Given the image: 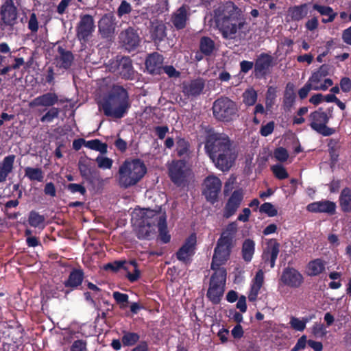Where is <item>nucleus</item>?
I'll list each match as a JSON object with an SVG mask.
<instances>
[{
	"mask_svg": "<svg viewBox=\"0 0 351 351\" xmlns=\"http://www.w3.org/2000/svg\"><path fill=\"white\" fill-rule=\"evenodd\" d=\"M58 97L56 93H47L38 96L29 103L30 108L38 106L51 107L57 104Z\"/></svg>",
	"mask_w": 351,
	"mask_h": 351,
	"instance_id": "24",
	"label": "nucleus"
},
{
	"mask_svg": "<svg viewBox=\"0 0 351 351\" xmlns=\"http://www.w3.org/2000/svg\"><path fill=\"white\" fill-rule=\"evenodd\" d=\"M162 56L157 53H154L147 58L145 65L147 71L154 74L160 73V70L162 68Z\"/></svg>",
	"mask_w": 351,
	"mask_h": 351,
	"instance_id": "27",
	"label": "nucleus"
},
{
	"mask_svg": "<svg viewBox=\"0 0 351 351\" xmlns=\"http://www.w3.org/2000/svg\"><path fill=\"white\" fill-rule=\"evenodd\" d=\"M295 95L294 93V86L293 84L289 83L286 86L284 96V103L287 107L292 106L295 101Z\"/></svg>",
	"mask_w": 351,
	"mask_h": 351,
	"instance_id": "37",
	"label": "nucleus"
},
{
	"mask_svg": "<svg viewBox=\"0 0 351 351\" xmlns=\"http://www.w3.org/2000/svg\"><path fill=\"white\" fill-rule=\"evenodd\" d=\"M263 280H264V274L262 270H259L256 274V276L254 278V282L252 285L261 288L263 285Z\"/></svg>",
	"mask_w": 351,
	"mask_h": 351,
	"instance_id": "64",
	"label": "nucleus"
},
{
	"mask_svg": "<svg viewBox=\"0 0 351 351\" xmlns=\"http://www.w3.org/2000/svg\"><path fill=\"white\" fill-rule=\"evenodd\" d=\"M215 48V44L213 40L208 37H203L200 40V50L205 55L212 53Z\"/></svg>",
	"mask_w": 351,
	"mask_h": 351,
	"instance_id": "38",
	"label": "nucleus"
},
{
	"mask_svg": "<svg viewBox=\"0 0 351 351\" xmlns=\"http://www.w3.org/2000/svg\"><path fill=\"white\" fill-rule=\"evenodd\" d=\"M274 129V122L270 121L265 125H262L260 133L263 136H267L272 133Z\"/></svg>",
	"mask_w": 351,
	"mask_h": 351,
	"instance_id": "59",
	"label": "nucleus"
},
{
	"mask_svg": "<svg viewBox=\"0 0 351 351\" xmlns=\"http://www.w3.org/2000/svg\"><path fill=\"white\" fill-rule=\"evenodd\" d=\"M28 28L32 33L37 32L38 29V22L35 13H32L28 21Z\"/></svg>",
	"mask_w": 351,
	"mask_h": 351,
	"instance_id": "56",
	"label": "nucleus"
},
{
	"mask_svg": "<svg viewBox=\"0 0 351 351\" xmlns=\"http://www.w3.org/2000/svg\"><path fill=\"white\" fill-rule=\"evenodd\" d=\"M99 107L108 117L122 118L130 107L127 90L121 86L113 85L108 95L99 104Z\"/></svg>",
	"mask_w": 351,
	"mask_h": 351,
	"instance_id": "3",
	"label": "nucleus"
},
{
	"mask_svg": "<svg viewBox=\"0 0 351 351\" xmlns=\"http://www.w3.org/2000/svg\"><path fill=\"white\" fill-rule=\"evenodd\" d=\"M29 223L33 227H38L40 224L43 223L45 221V217L42 215H40L38 213L35 211H32L29 213Z\"/></svg>",
	"mask_w": 351,
	"mask_h": 351,
	"instance_id": "45",
	"label": "nucleus"
},
{
	"mask_svg": "<svg viewBox=\"0 0 351 351\" xmlns=\"http://www.w3.org/2000/svg\"><path fill=\"white\" fill-rule=\"evenodd\" d=\"M243 198V193L241 189L234 191L226 204L223 217L229 218L233 215L240 206Z\"/></svg>",
	"mask_w": 351,
	"mask_h": 351,
	"instance_id": "20",
	"label": "nucleus"
},
{
	"mask_svg": "<svg viewBox=\"0 0 351 351\" xmlns=\"http://www.w3.org/2000/svg\"><path fill=\"white\" fill-rule=\"evenodd\" d=\"M185 163L182 160L177 161L170 167L169 176L171 180L177 185L182 184L186 179Z\"/></svg>",
	"mask_w": 351,
	"mask_h": 351,
	"instance_id": "23",
	"label": "nucleus"
},
{
	"mask_svg": "<svg viewBox=\"0 0 351 351\" xmlns=\"http://www.w3.org/2000/svg\"><path fill=\"white\" fill-rule=\"evenodd\" d=\"M15 158L14 155H9L0 162V182H5L8 176L12 171Z\"/></svg>",
	"mask_w": 351,
	"mask_h": 351,
	"instance_id": "28",
	"label": "nucleus"
},
{
	"mask_svg": "<svg viewBox=\"0 0 351 351\" xmlns=\"http://www.w3.org/2000/svg\"><path fill=\"white\" fill-rule=\"evenodd\" d=\"M271 170L276 177H277L278 179H285L289 176L286 169L280 165L273 166L271 167Z\"/></svg>",
	"mask_w": 351,
	"mask_h": 351,
	"instance_id": "49",
	"label": "nucleus"
},
{
	"mask_svg": "<svg viewBox=\"0 0 351 351\" xmlns=\"http://www.w3.org/2000/svg\"><path fill=\"white\" fill-rule=\"evenodd\" d=\"M67 189L72 193L79 192L82 195H84L86 193V189L81 184L71 183L68 184Z\"/></svg>",
	"mask_w": 351,
	"mask_h": 351,
	"instance_id": "60",
	"label": "nucleus"
},
{
	"mask_svg": "<svg viewBox=\"0 0 351 351\" xmlns=\"http://www.w3.org/2000/svg\"><path fill=\"white\" fill-rule=\"evenodd\" d=\"M307 210L312 213H326L333 215L335 212L336 205L334 202L324 200L311 203L307 206Z\"/></svg>",
	"mask_w": 351,
	"mask_h": 351,
	"instance_id": "25",
	"label": "nucleus"
},
{
	"mask_svg": "<svg viewBox=\"0 0 351 351\" xmlns=\"http://www.w3.org/2000/svg\"><path fill=\"white\" fill-rule=\"evenodd\" d=\"M330 117L322 108L311 112L309 115L311 128L319 134L328 136L335 132V130L326 125Z\"/></svg>",
	"mask_w": 351,
	"mask_h": 351,
	"instance_id": "8",
	"label": "nucleus"
},
{
	"mask_svg": "<svg viewBox=\"0 0 351 351\" xmlns=\"http://www.w3.org/2000/svg\"><path fill=\"white\" fill-rule=\"evenodd\" d=\"M238 109L236 104L226 97L215 100L213 105V112L216 119L228 122L237 115Z\"/></svg>",
	"mask_w": 351,
	"mask_h": 351,
	"instance_id": "7",
	"label": "nucleus"
},
{
	"mask_svg": "<svg viewBox=\"0 0 351 351\" xmlns=\"http://www.w3.org/2000/svg\"><path fill=\"white\" fill-rule=\"evenodd\" d=\"M313 8L323 16L322 21L324 23L333 21L337 16V13L329 6L314 4Z\"/></svg>",
	"mask_w": 351,
	"mask_h": 351,
	"instance_id": "30",
	"label": "nucleus"
},
{
	"mask_svg": "<svg viewBox=\"0 0 351 351\" xmlns=\"http://www.w3.org/2000/svg\"><path fill=\"white\" fill-rule=\"evenodd\" d=\"M86 147L96 151H99L101 154L107 152V145L101 143L98 139L88 141L86 143Z\"/></svg>",
	"mask_w": 351,
	"mask_h": 351,
	"instance_id": "39",
	"label": "nucleus"
},
{
	"mask_svg": "<svg viewBox=\"0 0 351 351\" xmlns=\"http://www.w3.org/2000/svg\"><path fill=\"white\" fill-rule=\"evenodd\" d=\"M288 14L293 21L302 20L308 14V4L304 3L289 8Z\"/></svg>",
	"mask_w": 351,
	"mask_h": 351,
	"instance_id": "31",
	"label": "nucleus"
},
{
	"mask_svg": "<svg viewBox=\"0 0 351 351\" xmlns=\"http://www.w3.org/2000/svg\"><path fill=\"white\" fill-rule=\"evenodd\" d=\"M25 176L32 181L42 182L44 178L43 172L40 168L27 167L25 169Z\"/></svg>",
	"mask_w": 351,
	"mask_h": 351,
	"instance_id": "34",
	"label": "nucleus"
},
{
	"mask_svg": "<svg viewBox=\"0 0 351 351\" xmlns=\"http://www.w3.org/2000/svg\"><path fill=\"white\" fill-rule=\"evenodd\" d=\"M190 15V8L183 5L179 8L172 15L171 22L177 29H184L186 25Z\"/></svg>",
	"mask_w": 351,
	"mask_h": 351,
	"instance_id": "21",
	"label": "nucleus"
},
{
	"mask_svg": "<svg viewBox=\"0 0 351 351\" xmlns=\"http://www.w3.org/2000/svg\"><path fill=\"white\" fill-rule=\"evenodd\" d=\"M324 269V264L319 259H316L308 263V273L310 276H317Z\"/></svg>",
	"mask_w": 351,
	"mask_h": 351,
	"instance_id": "36",
	"label": "nucleus"
},
{
	"mask_svg": "<svg viewBox=\"0 0 351 351\" xmlns=\"http://www.w3.org/2000/svg\"><path fill=\"white\" fill-rule=\"evenodd\" d=\"M308 341H306V337L305 335L302 336L296 343L295 346L292 348L291 351H298L304 349Z\"/></svg>",
	"mask_w": 351,
	"mask_h": 351,
	"instance_id": "63",
	"label": "nucleus"
},
{
	"mask_svg": "<svg viewBox=\"0 0 351 351\" xmlns=\"http://www.w3.org/2000/svg\"><path fill=\"white\" fill-rule=\"evenodd\" d=\"M274 156L278 160L285 162L287 160L289 154L286 149L280 147L275 150Z\"/></svg>",
	"mask_w": 351,
	"mask_h": 351,
	"instance_id": "53",
	"label": "nucleus"
},
{
	"mask_svg": "<svg viewBox=\"0 0 351 351\" xmlns=\"http://www.w3.org/2000/svg\"><path fill=\"white\" fill-rule=\"evenodd\" d=\"M243 102L247 106H253L257 99L256 92L254 89H247L243 94Z\"/></svg>",
	"mask_w": 351,
	"mask_h": 351,
	"instance_id": "41",
	"label": "nucleus"
},
{
	"mask_svg": "<svg viewBox=\"0 0 351 351\" xmlns=\"http://www.w3.org/2000/svg\"><path fill=\"white\" fill-rule=\"evenodd\" d=\"M71 351H86V343L83 340L75 341L71 347Z\"/></svg>",
	"mask_w": 351,
	"mask_h": 351,
	"instance_id": "58",
	"label": "nucleus"
},
{
	"mask_svg": "<svg viewBox=\"0 0 351 351\" xmlns=\"http://www.w3.org/2000/svg\"><path fill=\"white\" fill-rule=\"evenodd\" d=\"M339 204L343 212H351V190L349 188H345L341 191Z\"/></svg>",
	"mask_w": 351,
	"mask_h": 351,
	"instance_id": "33",
	"label": "nucleus"
},
{
	"mask_svg": "<svg viewBox=\"0 0 351 351\" xmlns=\"http://www.w3.org/2000/svg\"><path fill=\"white\" fill-rule=\"evenodd\" d=\"M146 171V167L141 160H126L119 169V184L125 189L135 185L142 179Z\"/></svg>",
	"mask_w": 351,
	"mask_h": 351,
	"instance_id": "5",
	"label": "nucleus"
},
{
	"mask_svg": "<svg viewBox=\"0 0 351 351\" xmlns=\"http://www.w3.org/2000/svg\"><path fill=\"white\" fill-rule=\"evenodd\" d=\"M312 333L315 337H323L326 335V331L323 324H315L312 328Z\"/></svg>",
	"mask_w": 351,
	"mask_h": 351,
	"instance_id": "55",
	"label": "nucleus"
},
{
	"mask_svg": "<svg viewBox=\"0 0 351 351\" xmlns=\"http://www.w3.org/2000/svg\"><path fill=\"white\" fill-rule=\"evenodd\" d=\"M205 86V80L201 77L183 83L182 91L188 97L199 95Z\"/></svg>",
	"mask_w": 351,
	"mask_h": 351,
	"instance_id": "22",
	"label": "nucleus"
},
{
	"mask_svg": "<svg viewBox=\"0 0 351 351\" xmlns=\"http://www.w3.org/2000/svg\"><path fill=\"white\" fill-rule=\"evenodd\" d=\"M132 11V6L130 3L126 1H121L119 6L117 14L119 17H122L125 14H130Z\"/></svg>",
	"mask_w": 351,
	"mask_h": 351,
	"instance_id": "48",
	"label": "nucleus"
},
{
	"mask_svg": "<svg viewBox=\"0 0 351 351\" xmlns=\"http://www.w3.org/2000/svg\"><path fill=\"white\" fill-rule=\"evenodd\" d=\"M234 234H233L231 232H229L225 230L222 232L220 239L218 240V242L232 245V239L234 238Z\"/></svg>",
	"mask_w": 351,
	"mask_h": 351,
	"instance_id": "57",
	"label": "nucleus"
},
{
	"mask_svg": "<svg viewBox=\"0 0 351 351\" xmlns=\"http://www.w3.org/2000/svg\"><path fill=\"white\" fill-rule=\"evenodd\" d=\"M205 149L215 167L222 171L230 169L238 155L234 142L223 133L210 134L205 142Z\"/></svg>",
	"mask_w": 351,
	"mask_h": 351,
	"instance_id": "1",
	"label": "nucleus"
},
{
	"mask_svg": "<svg viewBox=\"0 0 351 351\" xmlns=\"http://www.w3.org/2000/svg\"><path fill=\"white\" fill-rule=\"evenodd\" d=\"M78 167L80 175L84 178L85 176H88L90 172H91L93 169L90 168V167L86 162L85 160H80L78 162Z\"/></svg>",
	"mask_w": 351,
	"mask_h": 351,
	"instance_id": "50",
	"label": "nucleus"
},
{
	"mask_svg": "<svg viewBox=\"0 0 351 351\" xmlns=\"http://www.w3.org/2000/svg\"><path fill=\"white\" fill-rule=\"evenodd\" d=\"M274 58L267 53H261L256 60L254 64L255 76L263 77L269 73V68L272 66Z\"/></svg>",
	"mask_w": 351,
	"mask_h": 351,
	"instance_id": "17",
	"label": "nucleus"
},
{
	"mask_svg": "<svg viewBox=\"0 0 351 351\" xmlns=\"http://www.w3.org/2000/svg\"><path fill=\"white\" fill-rule=\"evenodd\" d=\"M44 193L47 195L55 197L56 195V190L52 182H48L45 184Z\"/></svg>",
	"mask_w": 351,
	"mask_h": 351,
	"instance_id": "62",
	"label": "nucleus"
},
{
	"mask_svg": "<svg viewBox=\"0 0 351 351\" xmlns=\"http://www.w3.org/2000/svg\"><path fill=\"white\" fill-rule=\"evenodd\" d=\"M342 91L348 93L351 90V80L348 77H343L340 81Z\"/></svg>",
	"mask_w": 351,
	"mask_h": 351,
	"instance_id": "61",
	"label": "nucleus"
},
{
	"mask_svg": "<svg viewBox=\"0 0 351 351\" xmlns=\"http://www.w3.org/2000/svg\"><path fill=\"white\" fill-rule=\"evenodd\" d=\"M141 221L136 229V234L138 239H150L155 235V228L149 223V219L154 217L159 221V231L162 232L166 228V214L162 211L160 207H156L154 210L143 208L141 210Z\"/></svg>",
	"mask_w": 351,
	"mask_h": 351,
	"instance_id": "4",
	"label": "nucleus"
},
{
	"mask_svg": "<svg viewBox=\"0 0 351 351\" xmlns=\"http://www.w3.org/2000/svg\"><path fill=\"white\" fill-rule=\"evenodd\" d=\"M108 70L125 80L132 79L134 74L132 60L128 57H122L112 61L108 66Z\"/></svg>",
	"mask_w": 351,
	"mask_h": 351,
	"instance_id": "10",
	"label": "nucleus"
},
{
	"mask_svg": "<svg viewBox=\"0 0 351 351\" xmlns=\"http://www.w3.org/2000/svg\"><path fill=\"white\" fill-rule=\"evenodd\" d=\"M308 319L307 318L302 320L297 317H291L290 320V325L292 328L298 331H303L306 328V324Z\"/></svg>",
	"mask_w": 351,
	"mask_h": 351,
	"instance_id": "43",
	"label": "nucleus"
},
{
	"mask_svg": "<svg viewBox=\"0 0 351 351\" xmlns=\"http://www.w3.org/2000/svg\"><path fill=\"white\" fill-rule=\"evenodd\" d=\"M150 32L155 41H161L166 36V26L162 21L154 20L151 22Z\"/></svg>",
	"mask_w": 351,
	"mask_h": 351,
	"instance_id": "29",
	"label": "nucleus"
},
{
	"mask_svg": "<svg viewBox=\"0 0 351 351\" xmlns=\"http://www.w3.org/2000/svg\"><path fill=\"white\" fill-rule=\"evenodd\" d=\"M280 281L287 286L292 288L299 287L303 282V277L294 268H285L280 276Z\"/></svg>",
	"mask_w": 351,
	"mask_h": 351,
	"instance_id": "16",
	"label": "nucleus"
},
{
	"mask_svg": "<svg viewBox=\"0 0 351 351\" xmlns=\"http://www.w3.org/2000/svg\"><path fill=\"white\" fill-rule=\"evenodd\" d=\"M119 39L122 47L129 51L136 49L141 43L137 30L132 27L122 30L119 35Z\"/></svg>",
	"mask_w": 351,
	"mask_h": 351,
	"instance_id": "12",
	"label": "nucleus"
},
{
	"mask_svg": "<svg viewBox=\"0 0 351 351\" xmlns=\"http://www.w3.org/2000/svg\"><path fill=\"white\" fill-rule=\"evenodd\" d=\"M117 22L112 12L104 14L98 21V32L102 38H111L114 36Z\"/></svg>",
	"mask_w": 351,
	"mask_h": 351,
	"instance_id": "11",
	"label": "nucleus"
},
{
	"mask_svg": "<svg viewBox=\"0 0 351 351\" xmlns=\"http://www.w3.org/2000/svg\"><path fill=\"white\" fill-rule=\"evenodd\" d=\"M1 23L0 27L4 29L5 26L13 27L16 23L18 11L13 0H5L0 8Z\"/></svg>",
	"mask_w": 351,
	"mask_h": 351,
	"instance_id": "9",
	"label": "nucleus"
},
{
	"mask_svg": "<svg viewBox=\"0 0 351 351\" xmlns=\"http://www.w3.org/2000/svg\"><path fill=\"white\" fill-rule=\"evenodd\" d=\"M113 298L116 302L121 305V307H125L128 302V295L118 291L113 293Z\"/></svg>",
	"mask_w": 351,
	"mask_h": 351,
	"instance_id": "51",
	"label": "nucleus"
},
{
	"mask_svg": "<svg viewBox=\"0 0 351 351\" xmlns=\"http://www.w3.org/2000/svg\"><path fill=\"white\" fill-rule=\"evenodd\" d=\"M139 339V335L135 332H125L122 337V342L124 346H131Z\"/></svg>",
	"mask_w": 351,
	"mask_h": 351,
	"instance_id": "42",
	"label": "nucleus"
},
{
	"mask_svg": "<svg viewBox=\"0 0 351 351\" xmlns=\"http://www.w3.org/2000/svg\"><path fill=\"white\" fill-rule=\"evenodd\" d=\"M196 236L195 234H193L186 240L184 244L176 253L178 259L185 263H188L190 257L194 254Z\"/></svg>",
	"mask_w": 351,
	"mask_h": 351,
	"instance_id": "18",
	"label": "nucleus"
},
{
	"mask_svg": "<svg viewBox=\"0 0 351 351\" xmlns=\"http://www.w3.org/2000/svg\"><path fill=\"white\" fill-rule=\"evenodd\" d=\"M214 21L225 39L234 40L239 30L247 25L240 8L231 1H227L214 10Z\"/></svg>",
	"mask_w": 351,
	"mask_h": 351,
	"instance_id": "2",
	"label": "nucleus"
},
{
	"mask_svg": "<svg viewBox=\"0 0 351 351\" xmlns=\"http://www.w3.org/2000/svg\"><path fill=\"white\" fill-rule=\"evenodd\" d=\"M96 162L98 167L101 169H110L112 165V160L107 157L98 156Z\"/></svg>",
	"mask_w": 351,
	"mask_h": 351,
	"instance_id": "52",
	"label": "nucleus"
},
{
	"mask_svg": "<svg viewBox=\"0 0 351 351\" xmlns=\"http://www.w3.org/2000/svg\"><path fill=\"white\" fill-rule=\"evenodd\" d=\"M259 211L267 214L269 217H274L278 214V211L274 206L269 202L263 204L259 208Z\"/></svg>",
	"mask_w": 351,
	"mask_h": 351,
	"instance_id": "46",
	"label": "nucleus"
},
{
	"mask_svg": "<svg viewBox=\"0 0 351 351\" xmlns=\"http://www.w3.org/2000/svg\"><path fill=\"white\" fill-rule=\"evenodd\" d=\"M226 274L225 269H219L210 277L206 296L214 304H219L223 295Z\"/></svg>",
	"mask_w": 351,
	"mask_h": 351,
	"instance_id": "6",
	"label": "nucleus"
},
{
	"mask_svg": "<svg viewBox=\"0 0 351 351\" xmlns=\"http://www.w3.org/2000/svg\"><path fill=\"white\" fill-rule=\"evenodd\" d=\"M232 245L217 241L213 257L211 269L217 271L220 265L225 263L229 258Z\"/></svg>",
	"mask_w": 351,
	"mask_h": 351,
	"instance_id": "15",
	"label": "nucleus"
},
{
	"mask_svg": "<svg viewBox=\"0 0 351 351\" xmlns=\"http://www.w3.org/2000/svg\"><path fill=\"white\" fill-rule=\"evenodd\" d=\"M189 143L184 139L177 141L176 152L180 157L186 158L189 156Z\"/></svg>",
	"mask_w": 351,
	"mask_h": 351,
	"instance_id": "40",
	"label": "nucleus"
},
{
	"mask_svg": "<svg viewBox=\"0 0 351 351\" xmlns=\"http://www.w3.org/2000/svg\"><path fill=\"white\" fill-rule=\"evenodd\" d=\"M280 244L275 239H271L268 243L267 247L263 252V257L265 261L269 260L271 267L275 265L276 260L279 253Z\"/></svg>",
	"mask_w": 351,
	"mask_h": 351,
	"instance_id": "26",
	"label": "nucleus"
},
{
	"mask_svg": "<svg viewBox=\"0 0 351 351\" xmlns=\"http://www.w3.org/2000/svg\"><path fill=\"white\" fill-rule=\"evenodd\" d=\"M54 60L57 67L68 69L73 62L74 56L71 51L65 49L62 46H58Z\"/></svg>",
	"mask_w": 351,
	"mask_h": 351,
	"instance_id": "19",
	"label": "nucleus"
},
{
	"mask_svg": "<svg viewBox=\"0 0 351 351\" xmlns=\"http://www.w3.org/2000/svg\"><path fill=\"white\" fill-rule=\"evenodd\" d=\"M58 108H51L47 112L40 118L41 122H51L53 119L57 118L60 113Z\"/></svg>",
	"mask_w": 351,
	"mask_h": 351,
	"instance_id": "47",
	"label": "nucleus"
},
{
	"mask_svg": "<svg viewBox=\"0 0 351 351\" xmlns=\"http://www.w3.org/2000/svg\"><path fill=\"white\" fill-rule=\"evenodd\" d=\"M95 30V21L90 14L80 16V21L77 24L76 32L77 37L80 40L87 42Z\"/></svg>",
	"mask_w": 351,
	"mask_h": 351,
	"instance_id": "13",
	"label": "nucleus"
},
{
	"mask_svg": "<svg viewBox=\"0 0 351 351\" xmlns=\"http://www.w3.org/2000/svg\"><path fill=\"white\" fill-rule=\"evenodd\" d=\"M126 264L125 261H117L112 263H108L104 266L106 270L110 269L113 271H117L119 269L123 268L126 271L129 270V267L125 265Z\"/></svg>",
	"mask_w": 351,
	"mask_h": 351,
	"instance_id": "44",
	"label": "nucleus"
},
{
	"mask_svg": "<svg viewBox=\"0 0 351 351\" xmlns=\"http://www.w3.org/2000/svg\"><path fill=\"white\" fill-rule=\"evenodd\" d=\"M83 278V271L80 269H74L70 273L68 280L64 282V286L75 288L82 284Z\"/></svg>",
	"mask_w": 351,
	"mask_h": 351,
	"instance_id": "32",
	"label": "nucleus"
},
{
	"mask_svg": "<svg viewBox=\"0 0 351 351\" xmlns=\"http://www.w3.org/2000/svg\"><path fill=\"white\" fill-rule=\"evenodd\" d=\"M84 178L86 179L91 184L100 183L101 181L99 171L94 169L90 172L88 176H85Z\"/></svg>",
	"mask_w": 351,
	"mask_h": 351,
	"instance_id": "54",
	"label": "nucleus"
},
{
	"mask_svg": "<svg viewBox=\"0 0 351 351\" xmlns=\"http://www.w3.org/2000/svg\"><path fill=\"white\" fill-rule=\"evenodd\" d=\"M254 252V243L252 240L247 239L242 247L243 257L245 261H250Z\"/></svg>",
	"mask_w": 351,
	"mask_h": 351,
	"instance_id": "35",
	"label": "nucleus"
},
{
	"mask_svg": "<svg viewBox=\"0 0 351 351\" xmlns=\"http://www.w3.org/2000/svg\"><path fill=\"white\" fill-rule=\"evenodd\" d=\"M204 195L208 201L213 203L217 200L221 189L222 184L220 179L213 175L209 176L204 180Z\"/></svg>",
	"mask_w": 351,
	"mask_h": 351,
	"instance_id": "14",
	"label": "nucleus"
}]
</instances>
